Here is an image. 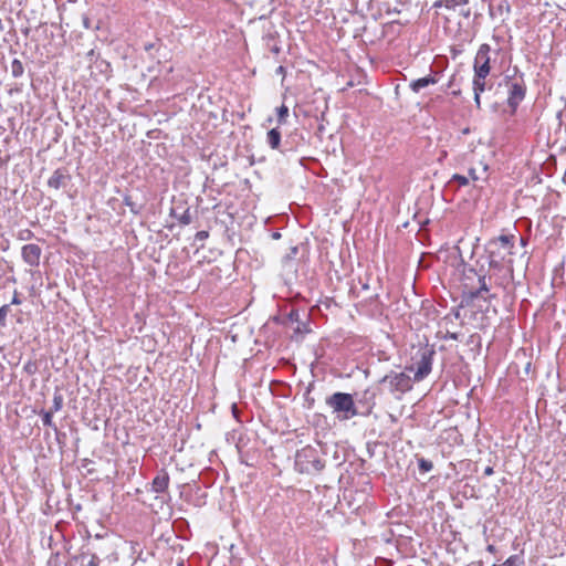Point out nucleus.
Returning a JSON list of instances; mask_svg holds the SVG:
<instances>
[{
  "mask_svg": "<svg viewBox=\"0 0 566 566\" xmlns=\"http://www.w3.org/2000/svg\"><path fill=\"white\" fill-rule=\"evenodd\" d=\"M326 405L340 421L348 420L357 415V409L350 394L335 392L326 398Z\"/></svg>",
  "mask_w": 566,
  "mask_h": 566,
  "instance_id": "f257e3e1",
  "label": "nucleus"
},
{
  "mask_svg": "<svg viewBox=\"0 0 566 566\" xmlns=\"http://www.w3.org/2000/svg\"><path fill=\"white\" fill-rule=\"evenodd\" d=\"M491 48L489 44L483 43L480 45L475 57H474V77L475 85L479 90L482 87V82H485V78L489 76L491 72V57H490Z\"/></svg>",
  "mask_w": 566,
  "mask_h": 566,
  "instance_id": "f03ea898",
  "label": "nucleus"
},
{
  "mask_svg": "<svg viewBox=\"0 0 566 566\" xmlns=\"http://www.w3.org/2000/svg\"><path fill=\"white\" fill-rule=\"evenodd\" d=\"M514 242L512 235H500L489 242L488 249L490 253V264L499 266L507 255L513 252Z\"/></svg>",
  "mask_w": 566,
  "mask_h": 566,
  "instance_id": "7ed1b4c3",
  "label": "nucleus"
},
{
  "mask_svg": "<svg viewBox=\"0 0 566 566\" xmlns=\"http://www.w3.org/2000/svg\"><path fill=\"white\" fill-rule=\"evenodd\" d=\"M381 382L388 384L391 392L405 394L412 388V379L406 373H391L386 375Z\"/></svg>",
  "mask_w": 566,
  "mask_h": 566,
  "instance_id": "20e7f679",
  "label": "nucleus"
},
{
  "mask_svg": "<svg viewBox=\"0 0 566 566\" xmlns=\"http://www.w3.org/2000/svg\"><path fill=\"white\" fill-rule=\"evenodd\" d=\"M431 368H432L431 356L429 354H427V352H423L421 354L420 360H418L415 366H411L408 369L410 371L415 373L413 380L420 381L430 374Z\"/></svg>",
  "mask_w": 566,
  "mask_h": 566,
  "instance_id": "39448f33",
  "label": "nucleus"
},
{
  "mask_svg": "<svg viewBox=\"0 0 566 566\" xmlns=\"http://www.w3.org/2000/svg\"><path fill=\"white\" fill-rule=\"evenodd\" d=\"M526 93V87L523 82H512L509 85V97L507 103L513 108L520 105V103L524 99Z\"/></svg>",
  "mask_w": 566,
  "mask_h": 566,
  "instance_id": "423d86ee",
  "label": "nucleus"
},
{
  "mask_svg": "<svg viewBox=\"0 0 566 566\" xmlns=\"http://www.w3.org/2000/svg\"><path fill=\"white\" fill-rule=\"evenodd\" d=\"M23 261L30 266H38L42 254V249L34 243L25 244L21 250Z\"/></svg>",
  "mask_w": 566,
  "mask_h": 566,
  "instance_id": "0eeeda50",
  "label": "nucleus"
},
{
  "mask_svg": "<svg viewBox=\"0 0 566 566\" xmlns=\"http://www.w3.org/2000/svg\"><path fill=\"white\" fill-rule=\"evenodd\" d=\"M169 485V474L166 470H160L157 472L156 476L151 482V491L155 493H164Z\"/></svg>",
  "mask_w": 566,
  "mask_h": 566,
  "instance_id": "6e6552de",
  "label": "nucleus"
},
{
  "mask_svg": "<svg viewBox=\"0 0 566 566\" xmlns=\"http://www.w3.org/2000/svg\"><path fill=\"white\" fill-rule=\"evenodd\" d=\"M67 179L69 176L64 171L56 169L49 178L48 185L51 188L60 189L65 186Z\"/></svg>",
  "mask_w": 566,
  "mask_h": 566,
  "instance_id": "1a4fd4ad",
  "label": "nucleus"
},
{
  "mask_svg": "<svg viewBox=\"0 0 566 566\" xmlns=\"http://www.w3.org/2000/svg\"><path fill=\"white\" fill-rule=\"evenodd\" d=\"M437 82V77L432 74H429L428 76L412 81L409 86L415 93H419L422 88L436 84Z\"/></svg>",
  "mask_w": 566,
  "mask_h": 566,
  "instance_id": "9d476101",
  "label": "nucleus"
},
{
  "mask_svg": "<svg viewBox=\"0 0 566 566\" xmlns=\"http://www.w3.org/2000/svg\"><path fill=\"white\" fill-rule=\"evenodd\" d=\"M266 143L272 149H279L281 144V132L279 127L272 128L266 134Z\"/></svg>",
  "mask_w": 566,
  "mask_h": 566,
  "instance_id": "9b49d317",
  "label": "nucleus"
},
{
  "mask_svg": "<svg viewBox=\"0 0 566 566\" xmlns=\"http://www.w3.org/2000/svg\"><path fill=\"white\" fill-rule=\"evenodd\" d=\"M486 171H488V166L480 163V167L479 168H475V167H471L469 169V175H470V178L474 181L476 180H485L488 175H486Z\"/></svg>",
  "mask_w": 566,
  "mask_h": 566,
  "instance_id": "f8f14e48",
  "label": "nucleus"
},
{
  "mask_svg": "<svg viewBox=\"0 0 566 566\" xmlns=\"http://www.w3.org/2000/svg\"><path fill=\"white\" fill-rule=\"evenodd\" d=\"M276 114H277V123L279 125H283L286 123V118L289 116V108L286 105H281L280 107L276 108Z\"/></svg>",
  "mask_w": 566,
  "mask_h": 566,
  "instance_id": "ddd939ff",
  "label": "nucleus"
},
{
  "mask_svg": "<svg viewBox=\"0 0 566 566\" xmlns=\"http://www.w3.org/2000/svg\"><path fill=\"white\" fill-rule=\"evenodd\" d=\"M24 72L22 62L14 59L11 63V73L14 77H20Z\"/></svg>",
  "mask_w": 566,
  "mask_h": 566,
  "instance_id": "4468645a",
  "label": "nucleus"
},
{
  "mask_svg": "<svg viewBox=\"0 0 566 566\" xmlns=\"http://www.w3.org/2000/svg\"><path fill=\"white\" fill-rule=\"evenodd\" d=\"M523 564H524V560L521 555H512L502 565L503 566H521Z\"/></svg>",
  "mask_w": 566,
  "mask_h": 566,
  "instance_id": "2eb2a0df",
  "label": "nucleus"
},
{
  "mask_svg": "<svg viewBox=\"0 0 566 566\" xmlns=\"http://www.w3.org/2000/svg\"><path fill=\"white\" fill-rule=\"evenodd\" d=\"M418 467L419 470L423 473L431 471L433 468L432 462L426 459H419Z\"/></svg>",
  "mask_w": 566,
  "mask_h": 566,
  "instance_id": "dca6fc26",
  "label": "nucleus"
},
{
  "mask_svg": "<svg viewBox=\"0 0 566 566\" xmlns=\"http://www.w3.org/2000/svg\"><path fill=\"white\" fill-rule=\"evenodd\" d=\"M86 560L84 566H99V558L95 554L83 555V560Z\"/></svg>",
  "mask_w": 566,
  "mask_h": 566,
  "instance_id": "f3484780",
  "label": "nucleus"
},
{
  "mask_svg": "<svg viewBox=\"0 0 566 566\" xmlns=\"http://www.w3.org/2000/svg\"><path fill=\"white\" fill-rule=\"evenodd\" d=\"M63 406V398L61 395H55L54 398H53V405H52V408L50 409L51 411L53 412H57Z\"/></svg>",
  "mask_w": 566,
  "mask_h": 566,
  "instance_id": "a211bd4d",
  "label": "nucleus"
},
{
  "mask_svg": "<svg viewBox=\"0 0 566 566\" xmlns=\"http://www.w3.org/2000/svg\"><path fill=\"white\" fill-rule=\"evenodd\" d=\"M484 90H485V82H482V87H481V90H479L478 86L475 85V81H473L474 101H475L478 107L480 106V95L482 92H484Z\"/></svg>",
  "mask_w": 566,
  "mask_h": 566,
  "instance_id": "6ab92c4d",
  "label": "nucleus"
},
{
  "mask_svg": "<svg viewBox=\"0 0 566 566\" xmlns=\"http://www.w3.org/2000/svg\"><path fill=\"white\" fill-rule=\"evenodd\" d=\"M53 411L49 410L42 413V422L44 426L52 427L53 426Z\"/></svg>",
  "mask_w": 566,
  "mask_h": 566,
  "instance_id": "aec40b11",
  "label": "nucleus"
},
{
  "mask_svg": "<svg viewBox=\"0 0 566 566\" xmlns=\"http://www.w3.org/2000/svg\"><path fill=\"white\" fill-rule=\"evenodd\" d=\"M10 311V306L9 305H3L0 307V324L1 325H4L6 324V318H7V315Z\"/></svg>",
  "mask_w": 566,
  "mask_h": 566,
  "instance_id": "412c9836",
  "label": "nucleus"
},
{
  "mask_svg": "<svg viewBox=\"0 0 566 566\" xmlns=\"http://www.w3.org/2000/svg\"><path fill=\"white\" fill-rule=\"evenodd\" d=\"M479 282H480V289H479L476 295H482L483 292L488 293L489 292V287H488V285L485 283V277L484 276L480 277Z\"/></svg>",
  "mask_w": 566,
  "mask_h": 566,
  "instance_id": "4be33fe9",
  "label": "nucleus"
},
{
  "mask_svg": "<svg viewBox=\"0 0 566 566\" xmlns=\"http://www.w3.org/2000/svg\"><path fill=\"white\" fill-rule=\"evenodd\" d=\"M447 8H454L457 6H461L467 3V0H444Z\"/></svg>",
  "mask_w": 566,
  "mask_h": 566,
  "instance_id": "5701e85b",
  "label": "nucleus"
},
{
  "mask_svg": "<svg viewBox=\"0 0 566 566\" xmlns=\"http://www.w3.org/2000/svg\"><path fill=\"white\" fill-rule=\"evenodd\" d=\"M453 180H457L460 186H465L469 182L468 178L461 175H454Z\"/></svg>",
  "mask_w": 566,
  "mask_h": 566,
  "instance_id": "b1692460",
  "label": "nucleus"
},
{
  "mask_svg": "<svg viewBox=\"0 0 566 566\" xmlns=\"http://www.w3.org/2000/svg\"><path fill=\"white\" fill-rule=\"evenodd\" d=\"M11 304H14V305L21 304V300H20V297L18 296L17 293H14V295L12 297V301H11Z\"/></svg>",
  "mask_w": 566,
  "mask_h": 566,
  "instance_id": "393cba45",
  "label": "nucleus"
},
{
  "mask_svg": "<svg viewBox=\"0 0 566 566\" xmlns=\"http://www.w3.org/2000/svg\"><path fill=\"white\" fill-rule=\"evenodd\" d=\"M207 237H208V232H206V231H199V232L197 233V238H199L200 240H203V239H206Z\"/></svg>",
  "mask_w": 566,
  "mask_h": 566,
  "instance_id": "a878e982",
  "label": "nucleus"
},
{
  "mask_svg": "<svg viewBox=\"0 0 566 566\" xmlns=\"http://www.w3.org/2000/svg\"><path fill=\"white\" fill-rule=\"evenodd\" d=\"M486 551H488V552H490V553H492V554H494V553L496 552V548H495V546H494V545H489V546L486 547Z\"/></svg>",
  "mask_w": 566,
  "mask_h": 566,
  "instance_id": "bb28decb",
  "label": "nucleus"
},
{
  "mask_svg": "<svg viewBox=\"0 0 566 566\" xmlns=\"http://www.w3.org/2000/svg\"><path fill=\"white\" fill-rule=\"evenodd\" d=\"M276 72H277L279 74H284V67H283V66H279V67H277V70H276Z\"/></svg>",
  "mask_w": 566,
  "mask_h": 566,
  "instance_id": "cd10ccee",
  "label": "nucleus"
},
{
  "mask_svg": "<svg viewBox=\"0 0 566 566\" xmlns=\"http://www.w3.org/2000/svg\"><path fill=\"white\" fill-rule=\"evenodd\" d=\"M493 472L492 468H486L485 473L491 474Z\"/></svg>",
  "mask_w": 566,
  "mask_h": 566,
  "instance_id": "c85d7f7f",
  "label": "nucleus"
},
{
  "mask_svg": "<svg viewBox=\"0 0 566 566\" xmlns=\"http://www.w3.org/2000/svg\"><path fill=\"white\" fill-rule=\"evenodd\" d=\"M492 566H503V565H502V564H501V565H496V564H494V565H492Z\"/></svg>",
  "mask_w": 566,
  "mask_h": 566,
  "instance_id": "c756f323",
  "label": "nucleus"
}]
</instances>
